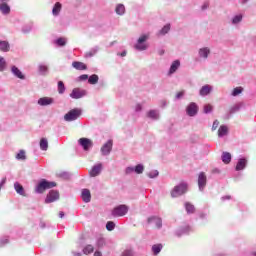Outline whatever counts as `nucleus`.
<instances>
[{
	"label": "nucleus",
	"mask_w": 256,
	"mask_h": 256,
	"mask_svg": "<svg viewBox=\"0 0 256 256\" xmlns=\"http://www.w3.org/2000/svg\"><path fill=\"white\" fill-rule=\"evenodd\" d=\"M55 182H49L45 179H42L35 187V193H45L46 189H53V187H56Z\"/></svg>",
	"instance_id": "1"
},
{
	"label": "nucleus",
	"mask_w": 256,
	"mask_h": 256,
	"mask_svg": "<svg viewBox=\"0 0 256 256\" xmlns=\"http://www.w3.org/2000/svg\"><path fill=\"white\" fill-rule=\"evenodd\" d=\"M185 193H187V183H180L171 191V197H181Z\"/></svg>",
	"instance_id": "2"
},
{
	"label": "nucleus",
	"mask_w": 256,
	"mask_h": 256,
	"mask_svg": "<svg viewBox=\"0 0 256 256\" xmlns=\"http://www.w3.org/2000/svg\"><path fill=\"white\" fill-rule=\"evenodd\" d=\"M129 212V207L127 205H119L116 206L113 210H112V216L113 217H125V215H127V213Z\"/></svg>",
	"instance_id": "3"
},
{
	"label": "nucleus",
	"mask_w": 256,
	"mask_h": 256,
	"mask_svg": "<svg viewBox=\"0 0 256 256\" xmlns=\"http://www.w3.org/2000/svg\"><path fill=\"white\" fill-rule=\"evenodd\" d=\"M147 39H149V35H147V34H144V35L140 36L137 43L134 46L135 49L137 51L147 50V48L149 47V45H147V43H145L147 41Z\"/></svg>",
	"instance_id": "4"
},
{
	"label": "nucleus",
	"mask_w": 256,
	"mask_h": 256,
	"mask_svg": "<svg viewBox=\"0 0 256 256\" xmlns=\"http://www.w3.org/2000/svg\"><path fill=\"white\" fill-rule=\"evenodd\" d=\"M82 111L79 108L70 110L64 115V120L67 122L77 121V118L81 115Z\"/></svg>",
	"instance_id": "5"
},
{
	"label": "nucleus",
	"mask_w": 256,
	"mask_h": 256,
	"mask_svg": "<svg viewBox=\"0 0 256 256\" xmlns=\"http://www.w3.org/2000/svg\"><path fill=\"white\" fill-rule=\"evenodd\" d=\"M206 185H207V175H205V172H200L198 175L199 191H204Z\"/></svg>",
	"instance_id": "6"
},
{
	"label": "nucleus",
	"mask_w": 256,
	"mask_h": 256,
	"mask_svg": "<svg viewBox=\"0 0 256 256\" xmlns=\"http://www.w3.org/2000/svg\"><path fill=\"white\" fill-rule=\"evenodd\" d=\"M87 95V91L80 89V88H74L70 94L71 99H81L82 97H85Z\"/></svg>",
	"instance_id": "7"
},
{
	"label": "nucleus",
	"mask_w": 256,
	"mask_h": 256,
	"mask_svg": "<svg viewBox=\"0 0 256 256\" xmlns=\"http://www.w3.org/2000/svg\"><path fill=\"white\" fill-rule=\"evenodd\" d=\"M199 111V106L195 104V102H191L187 108H186V113L189 115V117H195Z\"/></svg>",
	"instance_id": "8"
},
{
	"label": "nucleus",
	"mask_w": 256,
	"mask_h": 256,
	"mask_svg": "<svg viewBox=\"0 0 256 256\" xmlns=\"http://www.w3.org/2000/svg\"><path fill=\"white\" fill-rule=\"evenodd\" d=\"M241 107H243V102L236 103L230 108L228 114L224 116V119H231V115L241 111Z\"/></svg>",
	"instance_id": "9"
},
{
	"label": "nucleus",
	"mask_w": 256,
	"mask_h": 256,
	"mask_svg": "<svg viewBox=\"0 0 256 256\" xmlns=\"http://www.w3.org/2000/svg\"><path fill=\"white\" fill-rule=\"evenodd\" d=\"M59 200V192L57 190H51L45 199V203H54V201Z\"/></svg>",
	"instance_id": "10"
},
{
	"label": "nucleus",
	"mask_w": 256,
	"mask_h": 256,
	"mask_svg": "<svg viewBox=\"0 0 256 256\" xmlns=\"http://www.w3.org/2000/svg\"><path fill=\"white\" fill-rule=\"evenodd\" d=\"M78 143L83 147L84 151H89L93 147V142L88 138H80Z\"/></svg>",
	"instance_id": "11"
},
{
	"label": "nucleus",
	"mask_w": 256,
	"mask_h": 256,
	"mask_svg": "<svg viewBox=\"0 0 256 256\" xmlns=\"http://www.w3.org/2000/svg\"><path fill=\"white\" fill-rule=\"evenodd\" d=\"M113 149V140H108L101 148V153L104 156L109 155Z\"/></svg>",
	"instance_id": "12"
},
{
	"label": "nucleus",
	"mask_w": 256,
	"mask_h": 256,
	"mask_svg": "<svg viewBox=\"0 0 256 256\" xmlns=\"http://www.w3.org/2000/svg\"><path fill=\"white\" fill-rule=\"evenodd\" d=\"M103 170V165L101 163H98L92 167V169L89 172L90 177H97L101 174V171Z\"/></svg>",
	"instance_id": "13"
},
{
	"label": "nucleus",
	"mask_w": 256,
	"mask_h": 256,
	"mask_svg": "<svg viewBox=\"0 0 256 256\" xmlns=\"http://www.w3.org/2000/svg\"><path fill=\"white\" fill-rule=\"evenodd\" d=\"M55 103V100L51 97H42L38 99V105L40 107H47V105H53Z\"/></svg>",
	"instance_id": "14"
},
{
	"label": "nucleus",
	"mask_w": 256,
	"mask_h": 256,
	"mask_svg": "<svg viewBox=\"0 0 256 256\" xmlns=\"http://www.w3.org/2000/svg\"><path fill=\"white\" fill-rule=\"evenodd\" d=\"M198 55L200 59H208L209 55H211V48L210 47H202L198 51Z\"/></svg>",
	"instance_id": "15"
},
{
	"label": "nucleus",
	"mask_w": 256,
	"mask_h": 256,
	"mask_svg": "<svg viewBox=\"0 0 256 256\" xmlns=\"http://www.w3.org/2000/svg\"><path fill=\"white\" fill-rule=\"evenodd\" d=\"M148 223L155 225L157 229H161V227H163V220L157 216L148 218Z\"/></svg>",
	"instance_id": "16"
},
{
	"label": "nucleus",
	"mask_w": 256,
	"mask_h": 256,
	"mask_svg": "<svg viewBox=\"0 0 256 256\" xmlns=\"http://www.w3.org/2000/svg\"><path fill=\"white\" fill-rule=\"evenodd\" d=\"M211 91H213V87L211 85H204L201 89H200V95L201 97H207V95H209V93H211Z\"/></svg>",
	"instance_id": "17"
},
{
	"label": "nucleus",
	"mask_w": 256,
	"mask_h": 256,
	"mask_svg": "<svg viewBox=\"0 0 256 256\" xmlns=\"http://www.w3.org/2000/svg\"><path fill=\"white\" fill-rule=\"evenodd\" d=\"M81 197L84 203H89L91 201V191L89 189H83Z\"/></svg>",
	"instance_id": "18"
},
{
	"label": "nucleus",
	"mask_w": 256,
	"mask_h": 256,
	"mask_svg": "<svg viewBox=\"0 0 256 256\" xmlns=\"http://www.w3.org/2000/svg\"><path fill=\"white\" fill-rule=\"evenodd\" d=\"M11 72L18 79H25V75H23V72H21V70H19V68H17V66H12L11 67Z\"/></svg>",
	"instance_id": "19"
},
{
	"label": "nucleus",
	"mask_w": 256,
	"mask_h": 256,
	"mask_svg": "<svg viewBox=\"0 0 256 256\" xmlns=\"http://www.w3.org/2000/svg\"><path fill=\"white\" fill-rule=\"evenodd\" d=\"M247 166V160L245 158H241L238 160L236 165V171H243V169Z\"/></svg>",
	"instance_id": "20"
},
{
	"label": "nucleus",
	"mask_w": 256,
	"mask_h": 256,
	"mask_svg": "<svg viewBox=\"0 0 256 256\" xmlns=\"http://www.w3.org/2000/svg\"><path fill=\"white\" fill-rule=\"evenodd\" d=\"M72 67H74V69H77L78 71H85V69H87V66L83 62L77 61L72 63Z\"/></svg>",
	"instance_id": "21"
},
{
	"label": "nucleus",
	"mask_w": 256,
	"mask_h": 256,
	"mask_svg": "<svg viewBox=\"0 0 256 256\" xmlns=\"http://www.w3.org/2000/svg\"><path fill=\"white\" fill-rule=\"evenodd\" d=\"M180 66L181 62H179V60L174 61L170 67L169 74L173 75V73H175V71H177Z\"/></svg>",
	"instance_id": "22"
},
{
	"label": "nucleus",
	"mask_w": 256,
	"mask_h": 256,
	"mask_svg": "<svg viewBox=\"0 0 256 256\" xmlns=\"http://www.w3.org/2000/svg\"><path fill=\"white\" fill-rule=\"evenodd\" d=\"M0 11L3 13V15H9V13H11V8L9 5H7V3L4 2L0 4Z\"/></svg>",
	"instance_id": "23"
},
{
	"label": "nucleus",
	"mask_w": 256,
	"mask_h": 256,
	"mask_svg": "<svg viewBox=\"0 0 256 256\" xmlns=\"http://www.w3.org/2000/svg\"><path fill=\"white\" fill-rule=\"evenodd\" d=\"M229 133V128L225 125H222L218 129V137H225Z\"/></svg>",
	"instance_id": "24"
},
{
	"label": "nucleus",
	"mask_w": 256,
	"mask_h": 256,
	"mask_svg": "<svg viewBox=\"0 0 256 256\" xmlns=\"http://www.w3.org/2000/svg\"><path fill=\"white\" fill-rule=\"evenodd\" d=\"M221 160L225 163V165H229V163H231V153L223 152Z\"/></svg>",
	"instance_id": "25"
},
{
	"label": "nucleus",
	"mask_w": 256,
	"mask_h": 256,
	"mask_svg": "<svg viewBox=\"0 0 256 256\" xmlns=\"http://www.w3.org/2000/svg\"><path fill=\"white\" fill-rule=\"evenodd\" d=\"M40 149L42 151H47V149H49V141L47 140V138H41Z\"/></svg>",
	"instance_id": "26"
},
{
	"label": "nucleus",
	"mask_w": 256,
	"mask_h": 256,
	"mask_svg": "<svg viewBox=\"0 0 256 256\" xmlns=\"http://www.w3.org/2000/svg\"><path fill=\"white\" fill-rule=\"evenodd\" d=\"M14 189L18 195H25V189L19 184V182H15Z\"/></svg>",
	"instance_id": "27"
},
{
	"label": "nucleus",
	"mask_w": 256,
	"mask_h": 256,
	"mask_svg": "<svg viewBox=\"0 0 256 256\" xmlns=\"http://www.w3.org/2000/svg\"><path fill=\"white\" fill-rule=\"evenodd\" d=\"M9 47V42L0 41V51H3V53H7V51H9Z\"/></svg>",
	"instance_id": "28"
},
{
	"label": "nucleus",
	"mask_w": 256,
	"mask_h": 256,
	"mask_svg": "<svg viewBox=\"0 0 256 256\" xmlns=\"http://www.w3.org/2000/svg\"><path fill=\"white\" fill-rule=\"evenodd\" d=\"M61 7L62 5L59 2H57L52 9L53 15L55 16L59 15V13H61Z\"/></svg>",
	"instance_id": "29"
},
{
	"label": "nucleus",
	"mask_w": 256,
	"mask_h": 256,
	"mask_svg": "<svg viewBox=\"0 0 256 256\" xmlns=\"http://www.w3.org/2000/svg\"><path fill=\"white\" fill-rule=\"evenodd\" d=\"M147 116L150 118V119H159V111L157 110H150L147 114Z\"/></svg>",
	"instance_id": "30"
},
{
	"label": "nucleus",
	"mask_w": 256,
	"mask_h": 256,
	"mask_svg": "<svg viewBox=\"0 0 256 256\" xmlns=\"http://www.w3.org/2000/svg\"><path fill=\"white\" fill-rule=\"evenodd\" d=\"M93 251H95V248L93 247V245H86L83 248L84 255H90V253H93Z\"/></svg>",
	"instance_id": "31"
},
{
	"label": "nucleus",
	"mask_w": 256,
	"mask_h": 256,
	"mask_svg": "<svg viewBox=\"0 0 256 256\" xmlns=\"http://www.w3.org/2000/svg\"><path fill=\"white\" fill-rule=\"evenodd\" d=\"M98 82H99V76H97V74H93L88 79V83H90V85H96V83Z\"/></svg>",
	"instance_id": "32"
},
{
	"label": "nucleus",
	"mask_w": 256,
	"mask_h": 256,
	"mask_svg": "<svg viewBox=\"0 0 256 256\" xmlns=\"http://www.w3.org/2000/svg\"><path fill=\"white\" fill-rule=\"evenodd\" d=\"M241 21H243V15L238 14L232 18V25H238Z\"/></svg>",
	"instance_id": "33"
},
{
	"label": "nucleus",
	"mask_w": 256,
	"mask_h": 256,
	"mask_svg": "<svg viewBox=\"0 0 256 256\" xmlns=\"http://www.w3.org/2000/svg\"><path fill=\"white\" fill-rule=\"evenodd\" d=\"M116 13H117V15H124L125 14V5L118 4L116 6Z\"/></svg>",
	"instance_id": "34"
},
{
	"label": "nucleus",
	"mask_w": 256,
	"mask_h": 256,
	"mask_svg": "<svg viewBox=\"0 0 256 256\" xmlns=\"http://www.w3.org/2000/svg\"><path fill=\"white\" fill-rule=\"evenodd\" d=\"M162 249H163V245H161V244H156V245L152 246V251H153L154 255H158V253H161Z\"/></svg>",
	"instance_id": "35"
},
{
	"label": "nucleus",
	"mask_w": 256,
	"mask_h": 256,
	"mask_svg": "<svg viewBox=\"0 0 256 256\" xmlns=\"http://www.w3.org/2000/svg\"><path fill=\"white\" fill-rule=\"evenodd\" d=\"M185 209L187 211V213H195V206H193V204L186 202L185 203Z\"/></svg>",
	"instance_id": "36"
},
{
	"label": "nucleus",
	"mask_w": 256,
	"mask_h": 256,
	"mask_svg": "<svg viewBox=\"0 0 256 256\" xmlns=\"http://www.w3.org/2000/svg\"><path fill=\"white\" fill-rule=\"evenodd\" d=\"M143 171H145L143 164H138L136 167H134V172H136L138 175H141Z\"/></svg>",
	"instance_id": "37"
},
{
	"label": "nucleus",
	"mask_w": 256,
	"mask_h": 256,
	"mask_svg": "<svg viewBox=\"0 0 256 256\" xmlns=\"http://www.w3.org/2000/svg\"><path fill=\"white\" fill-rule=\"evenodd\" d=\"M99 51V48L98 46L92 48L87 54H86V57H93L94 55H97Z\"/></svg>",
	"instance_id": "38"
},
{
	"label": "nucleus",
	"mask_w": 256,
	"mask_h": 256,
	"mask_svg": "<svg viewBox=\"0 0 256 256\" xmlns=\"http://www.w3.org/2000/svg\"><path fill=\"white\" fill-rule=\"evenodd\" d=\"M58 93L60 95H63V93H65V84L63 83V81L58 82Z\"/></svg>",
	"instance_id": "39"
},
{
	"label": "nucleus",
	"mask_w": 256,
	"mask_h": 256,
	"mask_svg": "<svg viewBox=\"0 0 256 256\" xmlns=\"http://www.w3.org/2000/svg\"><path fill=\"white\" fill-rule=\"evenodd\" d=\"M243 93V88L242 87H236L232 91V97H237V95H241Z\"/></svg>",
	"instance_id": "40"
},
{
	"label": "nucleus",
	"mask_w": 256,
	"mask_h": 256,
	"mask_svg": "<svg viewBox=\"0 0 256 256\" xmlns=\"http://www.w3.org/2000/svg\"><path fill=\"white\" fill-rule=\"evenodd\" d=\"M171 29V25L167 24L160 30V35H167Z\"/></svg>",
	"instance_id": "41"
},
{
	"label": "nucleus",
	"mask_w": 256,
	"mask_h": 256,
	"mask_svg": "<svg viewBox=\"0 0 256 256\" xmlns=\"http://www.w3.org/2000/svg\"><path fill=\"white\" fill-rule=\"evenodd\" d=\"M203 111H204V113H206V114L211 113V112L213 111V105H211V104H205Z\"/></svg>",
	"instance_id": "42"
},
{
	"label": "nucleus",
	"mask_w": 256,
	"mask_h": 256,
	"mask_svg": "<svg viewBox=\"0 0 256 256\" xmlns=\"http://www.w3.org/2000/svg\"><path fill=\"white\" fill-rule=\"evenodd\" d=\"M148 177L150 179H155V177H159V171L157 170H152L148 173Z\"/></svg>",
	"instance_id": "43"
},
{
	"label": "nucleus",
	"mask_w": 256,
	"mask_h": 256,
	"mask_svg": "<svg viewBox=\"0 0 256 256\" xmlns=\"http://www.w3.org/2000/svg\"><path fill=\"white\" fill-rule=\"evenodd\" d=\"M5 67H7V62H5V58L0 57V71H5Z\"/></svg>",
	"instance_id": "44"
},
{
	"label": "nucleus",
	"mask_w": 256,
	"mask_h": 256,
	"mask_svg": "<svg viewBox=\"0 0 256 256\" xmlns=\"http://www.w3.org/2000/svg\"><path fill=\"white\" fill-rule=\"evenodd\" d=\"M106 229L107 231H113V229H115V223L113 221L107 222Z\"/></svg>",
	"instance_id": "45"
},
{
	"label": "nucleus",
	"mask_w": 256,
	"mask_h": 256,
	"mask_svg": "<svg viewBox=\"0 0 256 256\" xmlns=\"http://www.w3.org/2000/svg\"><path fill=\"white\" fill-rule=\"evenodd\" d=\"M121 256H135V254L133 253V250L126 249L122 252Z\"/></svg>",
	"instance_id": "46"
},
{
	"label": "nucleus",
	"mask_w": 256,
	"mask_h": 256,
	"mask_svg": "<svg viewBox=\"0 0 256 256\" xmlns=\"http://www.w3.org/2000/svg\"><path fill=\"white\" fill-rule=\"evenodd\" d=\"M67 43V39L65 38H59L56 40V44L59 45V47H63Z\"/></svg>",
	"instance_id": "47"
},
{
	"label": "nucleus",
	"mask_w": 256,
	"mask_h": 256,
	"mask_svg": "<svg viewBox=\"0 0 256 256\" xmlns=\"http://www.w3.org/2000/svg\"><path fill=\"white\" fill-rule=\"evenodd\" d=\"M16 159H21L22 161H24V159H26L25 151L20 150L19 153L16 155Z\"/></svg>",
	"instance_id": "48"
},
{
	"label": "nucleus",
	"mask_w": 256,
	"mask_h": 256,
	"mask_svg": "<svg viewBox=\"0 0 256 256\" xmlns=\"http://www.w3.org/2000/svg\"><path fill=\"white\" fill-rule=\"evenodd\" d=\"M103 245H105V239H103V238L98 239L96 242V247L98 249H101V247H103Z\"/></svg>",
	"instance_id": "49"
},
{
	"label": "nucleus",
	"mask_w": 256,
	"mask_h": 256,
	"mask_svg": "<svg viewBox=\"0 0 256 256\" xmlns=\"http://www.w3.org/2000/svg\"><path fill=\"white\" fill-rule=\"evenodd\" d=\"M39 71L42 75H46L47 71H48V68L46 65H40L39 66Z\"/></svg>",
	"instance_id": "50"
},
{
	"label": "nucleus",
	"mask_w": 256,
	"mask_h": 256,
	"mask_svg": "<svg viewBox=\"0 0 256 256\" xmlns=\"http://www.w3.org/2000/svg\"><path fill=\"white\" fill-rule=\"evenodd\" d=\"M189 231H191V228L189 226H187L186 228H184L182 230L181 233L178 232L177 235H178V237H180V235H185V233H189Z\"/></svg>",
	"instance_id": "51"
},
{
	"label": "nucleus",
	"mask_w": 256,
	"mask_h": 256,
	"mask_svg": "<svg viewBox=\"0 0 256 256\" xmlns=\"http://www.w3.org/2000/svg\"><path fill=\"white\" fill-rule=\"evenodd\" d=\"M135 172V167H127L126 174L131 175V173Z\"/></svg>",
	"instance_id": "52"
},
{
	"label": "nucleus",
	"mask_w": 256,
	"mask_h": 256,
	"mask_svg": "<svg viewBox=\"0 0 256 256\" xmlns=\"http://www.w3.org/2000/svg\"><path fill=\"white\" fill-rule=\"evenodd\" d=\"M217 127H219V122L217 120H215L212 125V131H215L217 129Z\"/></svg>",
	"instance_id": "53"
},
{
	"label": "nucleus",
	"mask_w": 256,
	"mask_h": 256,
	"mask_svg": "<svg viewBox=\"0 0 256 256\" xmlns=\"http://www.w3.org/2000/svg\"><path fill=\"white\" fill-rule=\"evenodd\" d=\"M80 81H87L89 79V76L87 74H83L79 77Z\"/></svg>",
	"instance_id": "54"
},
{
	"label": "nucleus",
	"mask_w": 256,
	"mask_h": 256,
	"mask_svg": "<svg viewBox=\"0 0 256 256\" xmlns=\"http://www.w3.org/2000/svg\"><path fill=\"white\" fill-rule=\"evenodd\" d=\"M183 95H185V91L178 92L176 94V99H181L183 97Z\"/></svg>",
	"instance_id": "55"
},
{
	"label": "nucleus",
	"mask_w": 256,
	"mask_h": 256,
	"mask_svg": "<svg viewBox=\"0 0 256 256\" xmlns=\"http://www.w3.org/2000/svg\"><path fill=\"white\" fill-rule=\"evenodd\" d=\"M5 183H7V178H3L0 182V190L3 188V185H5Z\"/></svg>",
	"instance_id": "56"
},
{
	"label": "nucleus",
	"mask_w": 256,
	"mask_h": 256,
	"mask_svg": "<svg viewBox=\"0 0 256 256\" xmlns=\"http://www.w3.org/2000/svg\"><path fill=\"white\" fill-rule=\"evenodd\" d=\"M6 243H9V240L5 238V240H0V247L5 245Z\"/></svg>",
	"instance_id": "57"
},
{
	"label": "nucleus",
	"mask_w": 256,
	"mask_h": 256,
	"mask_svg": "<svg viewBox=\"0 0 256 256\" xmlns=\"http://www.w3.org/2000/svg\"><path fill=\"white\" fill-rule=\"evenodd\" d=\"M207 7H209V2H205V3L202 5V11H205V9H207Z\"/></svg>",
	"instance_id": "58"
},
{
	"label": "nucleus",
	"mask_w": 256,
	"mask_h": 256,
	"mask_svg": "<svg viewBox=\"0 0 256 256\" xmlns=\"http://www.w3.org/2000/svg\"><path fill=\"white\" fill-rule=\"evenodd\" d=\"M141 109H142L141 104H137L136 107H135V111L139 112V111H141Z\"/></svg>",
	"instance_id": "59"
},
{
	"label": "nucleus",
	"mask_w": 256,
	"mask_h": 256,
	"mask_svg": "<svg viewBox=\"0 0 256 256\" xmlns=\"http://www.w3.org/2000/svg\"><path fill=\"white\" fill-rule=\"evenodd\" d=\"M60 219H63L65 217V213L63 211L59 212Z\"/></svg>",
	"instance_id": "60"
},
{
	"label": "nucleus",
	"mask_w": 256,
	"mask_h": 256,
	"mask_svg": "<svg viewBox=\"0 0 256 256\" xmlns=\"http://www.w3.org/2000/svg\"><path fill=\"white\" fill-rule=\"evenodd\" d=\"M94 256H103V254H101L100 251H96V252L94 253Z\"/></svg>",
	"instance_id": "61"
},
{
	"label": "nucleus",
	"mask_w": 256,
	"mask_h": 256,
	"mask_svg": "<svg viewBox=\"0 0 256 256\" xmlns=\"http://www.w3.org/2000/svg\"><path fill=\"white\" fill-rule=\"evenodd\" d=\"M226 199H231V196H224V197H222V201H225Z\"/></svg>",
	"instance_id": "62"
},
{
	"label": "nucleus",
	"mask_w": 256,
	"mask_h": 256,
	"mask_svg": "<svg viewBox=\"0 0 256 256\" xmlns=\"http://www.w3.org/2000/svg\"><path fill=\"white\" fill-rule=\"evenodd\" d=\"M125 55H127V51H123V52L121 53V57H125Z\"/></svg>",
	"instance_id": "63"
},
{
	"label": "nucleus",
	"mask_w": 256,
	"mask_h": 256,
	"mask_svg": "<svg viewBox=\"0 0 256 256\" xmlns=\"http://www.w3.org/2000/svg\"><path fill=\"white\" fill-rule=\"evenodd\" d=\"M74 256H81V253H74Z\"/></svg>",
	"instance_id": "64"
}]
</instances>
